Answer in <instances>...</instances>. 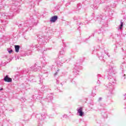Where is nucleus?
<instances>
[{"mask_svg": "<svg viewBox=\"0 0 126 126\" xmlns=\"http://www.w3.org/2000/svg\"><path fill=\"white\" fill-rule=\"evenodd\" d=\"M77 111L78 114H79V116H80V117H82V116H83V112H82V108L80 107L79 109H77Z\"/></svg>", "mask_w": 126, "mask_h": 126, "instance_id": "obj_5", "label": "nucleus"}, {"mask_svg": "<svg viewBox=\"0 0 126 126\" xmlns=\"http://www.w3.org/2000/svg\"><path fill=\"white\" fill-rule=\"evenodd\" d=\"M126 98H125V100H126Z\"/></svg>", "mask_w": 126, "mask_h": 126, "instance_id": "obj_21", "label": "nucleus"}, {"mask_svg": "<svg viewBox=\"0 0 126 126\" xmlns=\"http://www.w3.org/2000/svg\"><path fill=\"white\" fill-rule=\"evenodd\" d=\"M58 20V16H54L52 17L50 19L51 22H56Z\"/></svg>", "mask_w": 126, "mask_h": 126, "instance_id": "obj_4", "label": "nucleus"}, {"mask_svg": "<svg viewBox=\"0 0 126 126\" xmlns=\"http://www.w3.org/2000/svg\"><path fill=\"white\" fill-rule=\"evenodd\" d=\"M57 83L59 84V81L57 80Z\"/></svg>", "mask_w": 126, "mask_h": 126, "instance_id": "obj_15", "label": "nucleus"}, {"mask_svg": "<svg viewBox=\"0 0 126 126\" xmlns=\"http://www.w3.org/2000/svg\"><path fill=\"white\" fill-rule=\"evenodd\" d=\"M124 75L125 76H126V74H124Z\"/></svg>", "mask_w": 126, "mask_h": 126, "instance_id": "obj_19", "label": "nucleus"}, {"mask_svg": "<svg viewBox=\"0 0 126 126\" xmlns=\"http://www.w3.org/2000/svg\"><path fill=\"white\" fill-rule=\"evenodd\" d=\"M33 66H32V68H33Z\"/></svg>", "mask_w": 126, "mask_h": 126, "instance_id": "obj_20", "label": "nucleus"}, {"mask_svg": "<svg viewBox=\"0 0 126 126\" xmlns=\"http://www.w3.org/2000/svg\"><path fill=\"white\" fill-rule=\"evenodd\" d=\"M101 100H102V97H99V101H101Z\"/></svg>", "mask_w": 126, "mask_h": 126, "instance_id": "obj_13", "label": "nucleus"}, {"mask_svg": "<svg viewBox=\"0 0 126 126\" xmlns=\"http://www.w3.org/2000/svg\"><path fill=\"white\" fill-rule=\"evenodd\" d=\"M50 99L52 100V99H53V96H51Z\"/></svg>", "mask_w": 126, "mask_h": 126, "instance_id": "obj_16", "label": "nucleus"}, {"mask_svg": "<svg viewBox=\"0 0 126 126\" xmlns=\"http://www.w3.org/2000/svg\"><path fill=\"white\" fill-rule=\"evenodd\" d=\"M4 81H5V82H11V81H12V79L11 78L8 77V75H6L4 78Z\"/></svg>", "mask_w": 126, "mask_h": 126, "instance_id": "obj_3", "label": "nucleus"}, {"mask_svg": "<svg viewBox=\"0 0 126 126\" xmlns=\"http://www.w3.org/2000/svg\"><path fill=\"white\" fill-rule=\"evenodd\" d=\"M8 52L9 54H11V53L13 52V50L11 49L10 50H8Z\"/></svg>", "mask_w": 126, "mask_h": 126, "instance_id": "obj_10", "label": "nucleus"}, {"mask_svg": "<svg viewBox=\"0 0 126 126\" xmlns=\"http://www.w3.org/2000/svg\"><path fill=\"white\" fill-rule=\"evenodd\" d=\"M35 69H36V67H34V68H33V70L34 71H37V70H35Z\"/></svg>", "mask_w": 126, "mask_h": 126, "instance_id": "obj_12", "label": "nucleus"}, {"mask_svg": "<svg viewBox=\"0 0 126 126\" xmlns=\"http://www.w3.org/2000/svg\"><path fill=\"white\" fill-rule=\"evenodd\" d=\"M60 70H58L54 74V76H56L58 74V72Z\"/></svg>", "mask_w": 126, "mask_h": 126, "instance_id": "obj_11", "label": "nucleus"}, {"mask_svg": "<svg viewBox=\"0 0 126 126\" xmlns=\"http://www.w3.org/2000/svg\"><path fill=\"white\" fill-rule=\"evenodd\" d=\"M41 67H38V69H41Z\"/></svg>", "mask_w": 126, "mask_h": 126, "instance_id": "obj_17", "label": "nucleus"}, {"mask_svg": "<svg viewBox=\"0 0 126 126\" xmlns=\"http://www.w3.org/2000/svg\"><path fill=\"white\" fill-rule=\"evenodd\" d=\"M124 96L126 97V94H124Z\"/></svg>", "mask_w": 126, "mask_h": 126, "instance_id": "obj_18", "label": "nucleus"}, {"mask_svg": "<svg viewBox=\"0 0 126 126\" xmlns=\"http://www.w3.org/2000/svg\"><path fill=\"white\" fill-rule=\"evenodd\" d=\"M59 60V61L57 62L58 65H62L65 62V60L63 58H60Z\"/></svg>", "mask_w": 126, "mask_h": 126, "instance_id": "obj_2", "label": "nucleus"}, {"mask_svg": "<svg viewBox=\"0 0 126 126\" xmlns=\"http://www.w3.org/2000/svg\"><path fill=\"white\" fill-rule=\"evenodd\" d=\"M64 51L63 50L60 51V55H64Z\"/></svg>", "mask_w": 126, "mask_h": 126, "instance_id": "obj_9", "label": "nucleus"}, {"mask_svg": "<svg viewBox=\"0 0 126 126\" xmlns=\"http://www.w3.org/2000/svg\"><path fill=\"white\" fill-rule=\"evenodd\" d=\"M123 26H124V23H123L122 22H121V25L119 27V29H123Z\"/></svg>", "mask_w": 126, "mask_h": 126, "instance_id": "obj_7", "label": "nucleus"}, {"mask_svg": "<svg viewBox=\"0 0 126 126\" xmlns=\"http://www.w3.org/2000/svg\"><path fill=\"white\" fill-rule=\"evenodd\" d=\"M19 49H20V46L15 45V52H16V53H18V52H19Z\"/></svg>", "mask_w": 126, "mask_h": 126, "instance_id": "obj_6", "label": "nucleus"}, {"mask_svg": "<svg viewBox=\"0 0 126 126\" xmlns=\"http://www.w3.org/2000/svg\"><path fill=\"white\" fill-rule=\"evenodd\" d=\"M107 77L108 80H109V83L107 87L109 88L110 91H112L114 90V84L116 83V79L114 78V75H115V73H114V70L113 68L111 67V69H108L107 70Z\"/></svg>", "mask_w": 126, "mask_h": 126, "instance_id": "obj_1", "label": "nucleus"}, {"mask_svg": "<svg viewBox=\"0 0 126 126\" xmlns=\"http://www.w3.org/2000/svg\"><path fill=\"white\" fill-rule=\"evenodd\" d=\"M2 90H3V88H1V89H0V91H2Z\"/></svg>", "mask_w": 126, "mask_h": 126, "instance_id": "obj_14", "label": "nucleus"}, {"mask_svg": "<svg viewBox=\"0 0 126 126\" xmlns=\"http://www.w3.org/2000/svg\"><path fill=\"white\" fill-rule=\"evenodd\" d=\"M45 86H43L41 88V91H44L45 90Z\"/></svg>", "mask_w": 126, "mask_h": 126, "instance_id": "obj_8", "label": "nucleus"}]
</instances>
